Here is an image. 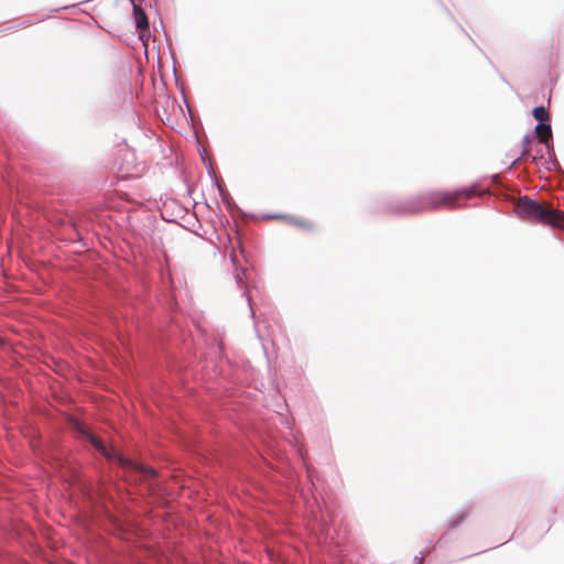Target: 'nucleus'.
<instances>
[{
    "mask_svg": "<svg viewBox=\"0 0 564 564\" xmlns=\"http://www.w3.org/2000/svg\"><path fill=\"white\" fill-rule=\"evenodd\" d=\"M535 133L541 143L546 144L552 139V129L547 123H538Z\"/></svg>",
    "mask_w": 564,
    "mask_h": 564,
    "instance_id": "5",
    "label": "nucleus"
},
{
    "mask_svg": "<svg viewBox=\"0 0 564 564\" xmlns=\"http://www.w3.org/2000/svg\"><path fill=\"white\" fill-rule=\"evenodd\" d=\"M133 13L137 29L140 31V37L142 39L143 32L149 29L148 18L143 10L137 4H133Z\"/></svg>",
    "mask_w": 564,
    "mask_h": 564,
    "instance_id": "4",
    "label": "nucleus"
},
{
    "mask_svg": "<svg viewBox=\"0 0 564 564\" xmlns=\"http://www.w3.org/2000/svg\"><path fill=\"white\" fill-rule=\"evenodd\" d=\"M514 212L524 220L564 230V212L555 210L549 204L522 196L514 200Z\"/></svg>",
    "mask_w": 564,
    "mask_h": 564,
    "instance_id": "1",
    "label": "nucleus"
},
{
    "mask_svg": "<svg viewBox=\"0 0 564 564\" xmlns=\"http://www.w3.org/2000/svg\"><path fill=\"white\" fill-rule=\"evenodd\" d=\"M479 194L475 186L454 192H433L405 204L401 208V213L415 214L443 206L454 208L458 206L460 199H469Z\"/></svg>",
    "mask_w": 564,
    "mask_h": 564,
    "instance_id": "2",
    "label": "nucleus"
},
{
    "mask_svg": "<svg viewBox=\"0 0 564 564\" xmlns=\"http://www.w3.org/2000/svg\"><path fill=\"white\" fill-rule=\"evenodd\" d=\"M532 142V138L530 135H525L522 140L523 151L521 153V156L518 159V161L524 160L529 153H530V145Z\"/></svg>",
    "mask_w": 564,
    "mask_h": 564,
    "instance_id": "8",
    "label": "nucleus"
},
{
    "mask_svg": "<svg viewBox=\"0 0 564 564\" xmlns=\"http://www.w3.org/2000/svg\"><path fill=\"white\" fill-rule=\"evenodd\" d=\"M532 115L534 119L539 121V123H545L550 119L549 111L543 106L535 107L532 111Z\"/></svg>",
    "mask_w": 564,
    "mask_h": 564,
    "instance_id": "6",
    "label": "nucleus"
},
{
    "mask_svg": "<svg viewBox=\"0 0 564 564\" xmlns=\"http://www.w3.org/2000/svg\"><path fill=\"white\" fill-rule=\"evenodd\" d=\"M290 223L297 228H302L308 231H313L315 229V225L312 221L303 218H290Z\"/></svg>",
    "mask_w": 564,
    "mask_h": 564,
    "instance_id": "7",
    "label": "nucleus"
},
{
    "mask_svg": "<svg viewBox=\"0 0 564 564\" xmlns=\"http://www.w3.org/2000/svg\"><path fill=\"white\" fill-rule=\"evenodd\" d=\"M90 443L94 445L96 449H98L102 455H105L109 459H116L123 468L128 470H133L140 474L145 475L147 477H154L155 470L152 468L144 467L142 464L133 462L120 453H118L115 448L106 447L98 438L94 435L88 434Z\"/></svg>",
    "mask_w": 564,
    "mask_h": 564,
    "instance_id": "3",
    "label": "nucleus"
}]
</instances>
